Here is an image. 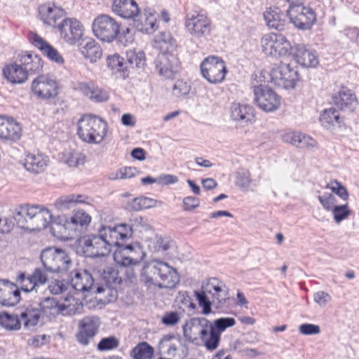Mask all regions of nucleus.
<instances>
[{
    "label": "nucleus",
    "mask_w": 359,
    "mask_h": 359,
    "mask_svg": "<svg viewBox=\"0 0 359 359\" xmlns=\"http://www.w3.org/2000/svg\"><path fill=\"white\" fill-rule=\"evenodd\" d=\"M71 285L76 291L88 292L94 289V279L87 270H79L72 277Z\"/></svg>",
    "instance_id": "33"
},
{
    "label": "nucleus",
    "mask_w": 359,
    "mask_h": 359,
    "mask_svg": "<svg viewBox=\"0 0 359 359\" xmlns=\"http://www.w3.org/2000/svg\"><path fill=\"white\" fill-rule=\"evenodd\" d=\"M111 11L123 18H133L137 16L140 10L135 0H113Z\"/></svg>",
    "instance_id": "29"
},
{
    "label": "nucleus",
    "mask_w": 359,
    "mask_h": 359,
    "mask_svg": "<svg viewBox=\"0 0 359 359\" xmlns=\"http://www.w3.org/2000/svg\"><path fill=\"white\" fill-rule=\"evenodd\" d=\"M299 332L305 335H312L319 334L320 329L318 325L304 323L299 326Z\"/></svg>",
    "instance_id": "62"
},
{
    "label": "nucleus",
    "mask_w": 359,
    "mask_h": 359,
    "mask_svg": "<svg viewBox=\"0 0 359 359\" xmlns=\"http://www.w3.org/2000/svg\"><path fill=\"white\" fill-rule=\"evenodd\" d=\"M182 330L186 341L196 346L203 345L207 348L206 341L209 337L208 319L203 317L190 318L184 324Z\"/></svg>",
    "instance_id": "5"
},
{
    "label": "nucleus",
    "mask_w": 359,
    "mask_h": 359,
    "mask_svg": "<svg viewBox=\"0 0 359 359\" xmlns=\"http://www.w3.org/2000/svg\"><path fill=\"white\" fill-rule=\"evenodd\" d=\"M269 75L271 83L285 89L294 88L296 82L299 79L297 70L292 67L290 64L283 62H281L278 66L273 67Z\"/></svg>",
    "instance_id": "9"
},
{
    "label": "nucleus",
    "mask_w": 359,
    "mask_h": 359,
    "mask_svg": "<svg viewBox=\"0 0 359 359\" xmlns=\"http://www.w3.org/2000/svg\"><path fill=\"white\" fill-rule=\"evenodd\" d=\"M114 260L117 266L107 267L101 277L107 287L116 290L123 281L132 282L133 278L135 277V272L134 269L130 266L137 264L139 260L137 258L123 255L120 250L114 252Z\"/></svg>",
    "instance_id": "3"
},
{
    "label": "nucleus",
    "mask_w": 359,
    "mask_h": 359,
    "mask_svg": "<svg viewBox=\"0 0 359 359\" xmlns=\"http://www.w3.org/2000/svg\"><path fill=\"white\" fill-rule=\"evenodd\" d=\"M136 169L132 167H126L123 168H120L116 171L115 174H111L109 177L111 180H117V179H126L131 178L135 175Z\"/></svg>",
    "instance_id": "60"
},
{
    "label": "nucleus",
    "mask_w": 359,
    "mask_h": 359,
    "mask_svg": "<svg viewBox=\"0 0 359 359\" xmlns=\"http://www.w3.org/2000/svg\"><path fill=\"white\" fill-rule=\"evenodd\" d=\"M154 65L159 75L172 79L178 71L180 61L175 53H161L156 57Z\"/></svg>",
    "instance_id": "23"
},
{
    "label": "nucleus",
    "mask_w": 359,
    "mask_h": 359,
    "mask_svg": "<svg viewBox=\"0 0 359 359\" xmlns=\"http://www.w3.org/2000/svg\"><path fill=\"white\" fill-rule=\"evenodd\" d=\"M107 123L101 118L91 114L83 115L77 123L79 138L88 144H97L107 134Z\"/></svg>",
    "instance_id": "4"
},
{
    "label": "nucleus",
    "mask_w": 359,
    "mask_h": 359,
    "mask_svg": "<svg viewBox=\"0 0 359 359\" xmlns=\"http://www.w3.org/2000/svg\"><path fill=\"white\" fill-rule=\"evenodd\" d=\"M327 187L330 188L333 193L337 194L342 200L347 201L348 199L349 194L347 189L337 180L331 181V182L327 184Z\"/></svg>",
    "instance_id": "54"
},
{
    "label": "nucleus",
    "mask_w": 359,
    "mask_h": 359,
    "mask_svg": "<svg viewBox=\"0 0 359 359\" xmlns=\"http://www.w3.org/2000/svg\"><path fill=\"white\" fill-rule=\"evenodd\" d=\"M80 52L86 60L92 63L97 62L102 55V48L93 39H88L84 44L81 45Z\"/></svg>",
    "instance_id": "41"
},
{
    "label": "nucleus",
    "mask_w": 359,
    "mask_h": 359,
    "mask_svg": "<svg viewBox=\"0 0 359 359\" xmlns=\"http://www.w3.org/2000/svg\"><path fill=\"white\" fill-rule=\"evenodd\" d=\"M261 45L266 55L276 57L292 55L293 51L290 42L281 34L270 33L264 35Z\"/></svg>",
    "instance_id": "6"
},
{
    "label": "nucleus",
    "mask_w": 359,
    "mask_h": 359,
    "mask_svg": "<svg viewBox=\"0 0 359 359\" xmlns=\"http://www.w3.org/2000/svg\"><path fill=\"white\" fill-rule=\"evenodd\" d=\"M154 46L161 53H174L176 50V41L168 32H161L154 39Z\"/></svg>",
    "instance_id": "40"
},
{
    "label": "nucleus",
    "mask_w": 359,
    "mask_h": 359,
    "mask_svg": "<svg viewBox=\"0 0 359 359\" xmlns=\"http://www.w3.org/2000/svg\"><path fill=\"white\" fill-rule=\"evenodd\" d=\"M59 222H54V225L58 229V233H66L67 231H81L83 226L88 225L91 221V217L83 210H78L71 217L70 221L65 217H58Z\"/></svg>",
    "instance_id": "22"
},
{
    "label": "nucleus",
    "mask_w": 359,
    "mask_h": 359,
    "mask_svg": "<svg viewBox=\"0 0 359 359\" xmlns=\"http://www.w3.org/2000/svg\"><path fill=\"white\" fill-rule=\"evenodd\" d=\"M19 316L24 327L33 330L39 323L41 317L40 310L32 304L25 305L20 309Z\"/></svg>",
    "instance_id": "30"
},
{
    "label": "nucleus",
    "mask_w": 359,
    "mask_h": 359,
    "mask_svg": "<svg viewBox=\"0 0 359 359\" xmlns=\"http://www.w3.org/2000/svg\"><path fill=\"white\" fill-rule=\"evenodd\" d=\"M200 205L199 198L194 196H187L183 199V205L184 210L191 211Z\"/></svg>",
    "instance_id": "63"
},
{
    "label": "nucleus",
    "mask_w": 359,
    "mask_h": 359,
    "mask_svg": "<svg viewBox=\"0 0 359 359\" xmlns=\"http://www.w3.org/2000/svg\"><path fill=\"white\" fill-rule=\"evenodd\" d=\"M63 161L69 167L76 168L84 164L86 156L79 151L69 150L64 153Z\"/></svg>",
    "instance_id": "48"
},
{
    "label": "nucleus",
    "mask_w": 359,
    "mask_h": 359,
    "mask_svg": "<svg viewBox=\"0 0 359 359\" xmlns=\"http://www.w3.org/2000/svg\"><path fill=\"white\" fill-rule=\"evenodd\" d=\"M22 135V128L13 118L0 116V139L15 142Z\"/></svg>",
    "instance_id": "27"
},
{
    "label": "nucleus",
    "mask_w": 359,
    "mask_h": 359,
    "mask_svg": "<svg viewBox=\"0 0 359 359\" xmlns=\"http://www.w3.org/2000/svg\"><path fill=\"white\" fill-rule=\"evenodd\" d=\"M252 182L250 171L245 168H239L235 172V184L243 191H248Z\"/></svg>",
    "instance_id": "49"
},
{
    "label": "nucleus",
    "mask_w": 359,
    "mask_h": 359,
    "mask_svg": "<svg viewBox=\"0 0 359 359\" xmlns=\"http://www.w3.org/2000/svg\"><path fill=\"white\" fill-rule=\"evenodd\" d=\"M291 56L297 64L304 67H315L318 64L316 52L306 48L304 44L293 46Z\"/></svg>",
    "instance_id": "28"
},
{
    "label": "nucleus",
    "mask_w": 359,
    "mask_h": 359,
    "mask_svg": "<svg viewBox=\"0 0 359 359\" xmlns=\"http://www.w3.org/2000/svg\"><path fill=\"white\" fill-rule=\"evenodd\" d=\"M287 13L290 22L299 29H309L316 20L314 10L311 7L304 6L303 2L289 6Z\"/></svg>",
    "instance_id": "11"
},
{
    "label": "nucleus",
    "mask_w": 359,
    "mask_h": 359,
    "mask_svg": "<svg viewBox=\"0 0 359 359\" xmlns=\"http://www.w3.org/2000/svg\"><path fill=\"white\" fill-rule=\"evenodd\" d=\"M318 199L323 208L327 211H332L337 205V199L332 194L324 193L323 195L318 196Z\"/></svg>",
    "instance_id": "56"
},
{
    "label": "nucleus",
    "mask_w": 359,
    "mask_h": 359,
    "mask_svg": "<svg viewBox=\"0 0 359 359\" xmlns=\"http://www.w3.org/2000/svg\"><path fill=\"white\" fill-rule=\"evenodd\" d=\"M254 100L266 112L276 111L280 105V97L273 90L263 85L254 86Z\"/></svg>",
    "instance_id": "14"
},
{
    "label": "nucleus",
    "mask_w": 359,
    "mask_h": 359,
    "mask_svg": "<svg viewBox=\"0 0 359 359\" xmlns=\"http://www.w3.org/2000/svg\"><path fill=\"white\" fill-rule=\"evenodd\" d=\"M41 259L47 271L60 273L68 269L72 262L67 253L57 248H48L41 254Z\"/></svg>",
    "instance_id": "7"
},
{
    "label": "nucleus",
    "mask_w": 359,
    "mask_h": 359,
    "mask_svg": "<svg viewBox=\"0 0 359 359\" xmlns=\"http://www.w3.org/2000/svg\"><path fill=\"white\" fill-rule=\"evenodd\" d=\"M117 247L118 250L116 251L120 250L123 255L137 258L138 259L139 262L143 258V256L144 255L142 248L139 244H135V245L133 244L123 245L120 243V245Z\"/></svg>",
    "instance_id": "50"
},
{
    "label": "nucleus",
    "mask_w": 359,
    "mask_h": 359,
    "mask_svg": "<svg viewBox=\"0 0 359 359\" xmlns=\"http://www.w3.org/2000/svg\"><path fill=\"white\" fill-rule=\"evenodd\" d=\"M154 348L147 342H141L135 346L130 351L133 359H152Z\"/></svg>",
    "instance_id": "45"
},
{
    "label": "nucleus",
    "mask_w": 359,
    "mask_h": 359,
    "mask_svg": "<svg viewBox=\"0 0 359 359\" xmlns=\"http://www.w3.org/2000/svg\"><path fill=\"white\" fill-rule=\"evenodd\" d=\"M191 90L190 85L182 80H178L175 82L172 87V93L176 97H180L186 96Z\"/></svg>",
    "instance_id": "58"
},
{
    "label": "nucleus",
    "mask_w": 359,
    "mask_h": 359,
    "mask_svg": "<svg viewBox=\"0 0 359 359\" xmlns=\"http://www.w3.org/2000/svg\"><path fill=\"white\" fill-rule=\"evenodd\" d=\"M58 89L57 81L48 75H40L32 83L33 93L44 100L55 98L58 95Z\"/></svg>",
    "instance_id": "15"
},
{
    "label": "nucleus",
    "mask_w": 359,
    "mask_h": 359,
    "mask_svg": "<svg viewBox=\"0 0 359 359\" xmlns=\"http://www.w3.org/2000/svg\"><path fill=\"white\" fill-rule=\"evenodd\" d=\"M313 299L320 306H325L327 303L331 301V296L323 291H318L313 295Z\"/></svg>",
    "instance_id": "64"
},
{
    "label": "nucleus",
    "mask_w": 359,
    "mask_h": 359,
    "mask_svg": "<svg viewBox=\"0 0 359 359\" xmlns=\"http://www.w3.org/2000/svg\"><path fill=\"white\" fill-rule=\"evenodd\" d=\"M100 325V318L97 316H86L79 324V332L76 337L79 343L87 346L98 333Z\"/></svg>",
    "instance_id": "20"
},
{
    "label": "nucleus",
    "mask_w": 359,
    "mask_h": 359,
    "mask_svg": "<svg viewBox=\"0 0 359 359\" xmlns=\"http://www.w3.org/2000/svg\"><path fill=\"white\" fill-rule=\"evenodd\" d=\"M140 281L148 287L156 285L159 288H172L179 282V276L176 269L167 263L154 260L143 266Z\"/></svg>",
    "instance_id": "2"
},
{
    "label": "nucleus",
    "mask_w": 359,
    "mask_h": 359,
    "mask_svg": "<svg viewBox=\"0 0 359 359\" xmlns=\"http://www.w3.org/2000/svg\"><path fill=\"white\" fill-rule=\"evenodd\" d=\"M255 116L254 109L246 104L232 103L231 107V117L233 120L241 123L252 122Z\"/></svg>",
    "instance_id": "35"
},
{
    "label": "nucleus",
    "mask_w": 359,
    "mask_h": 359,
    "mask_svg": "<svg viewBox=\"0 0 359 359\" xmlns=\"http://www.w3.org/2000/svg\"><path fill=\"white\" fill-rule=\"evenodd\" d=\"M29 215H32V219L29 221V225H28V230L29 231H40L48 226V224H51L50 231L53 236H59L58 229L54 222H59L57 218L53 219V217L50 211L40 205H36L35 209L32 210Z\"/></svg>",
    "instance_id": "13"
},
{
    "label": "nucleus",
    "mask_w": 359,
    "mask_h": 359,
    "mask_svg": "<svg viewBox=\"0 0 359 359\" xmlns=\"http://www.w3.org/2000/svg\"><path fill=\"white\" fill-rule=\"evenodd\" d=\"M202 76L210 83H222L227 73L225 62L217 56H209L201 64Z\"/></svg>",
    "instance_id": "10"
},
{
    "label": "nucleus",
    "mask_w": 359,
    "mask_h": 359,
    "mask_svg": "<svg viewBox=\"0 0 359 359\" xmlns=\"http://www.w3.org/2000/svg\"><path fill=\"white\" fill-rule=\"evenodd\" d=\"M333 218L337 224H340L343 220L347 219L351 215V210L348 204L337 205L332 211Z\"/></svg>",
    "instance_id": "51"
},
{
    "label": "nucleus",
    "mask_w": 359,
    "mask_h": 359,
    "mask_svg": "<svg viewBox=\"0 0 359 359\" xmlns=\"http://www.w3.org/2000/svg\"><path fill=\"white\" fill-rule=\"evenodd\" d=\"M170 239L168 237L156 236L155 238V250L156 251H166L170 248Z\"/></svg>",
    "instance_id": "61"
},
{
    "label": "nucleus",
    "mask_w": 359,
    "mask_h": 359,
    "mask_svg": "<svg viewBox=\"0 0 359 359\" xmlns=\"http://www.w3.org/2000/svg\"><path fill=\"white\" fill-rule=\"evenodd\" d=\"M57 29L61 38L69 45H75L83 36L84 27L76 18H66L60 22Z\"/></svg>",
    "instance_id": "16"
},
{
    "label": "nucleus",
    "mask_w": 359,
    "mask_h": 359,
    "mask_svg": "<svg viewBox=\"0 0 359 359\" xmlns=\"http://www.w3.org/2000/svg\"><path fill=\"white\" fill-rule=\"evenodd\" d=\"M39 13L43 23L54 28H57L59 21L61 22L66 14L63 8L51 3L40 6Z\"/></svg>",
    "instance_id": "25"
},
{
    "label": "nucleus",
    "mask_w": 359,
    "mask_h": 359,
    "mask_svg": "<svg viewBox=\"0 0 359 359\" xmlns=\"http://www.w3.org/2000/svg\"><path fill=\"white\" fill-rule=\"evenodd\" d=\"M3 74L6 79L12 83H22L28 78V74L20 62L7 65L4 68Z\"/></svg>",
    "instance_id": "38"
},
{
    "label": "nucleus",
    "mask_w": 359,
    "mask_h": 359,
    "mask_svg": "<svg viewBox=\"0 0 359 359\" xmlns=\"http://www.w3.org/2000/svg\"><path fill=\"white\" fill-rule=\"evenodd\" d=\"M332 102L338 109L347 113L355 111L359 104L355 94L345 86H341L332 94Z\"/></svg>",
    "instance_id": "18"
},
{
    "label": "nucleus",
    "mask_w": 359,
    "mask_h": 359,
    "mask_svg": "<svg viewBox=\"0 0 359 359\" xmlns=\"http://www.w3.org/2000/svg\"><path fill=\"white\" fill-rule=\"evenodd\" d=\"M202 292L211 295L212 304L222 308L229 300V291L225 284L216 278H211L202 286Z\"/></svg>",
    "instance_id": "19"
},
{
    "label": "nucleus",
    "mask_w": 359,
    "mask_h": 359,
    "mask_svg": "<svg viewBox=\"0 0 359 359\" xmlns=\"http://www.w3.org/2000/svg\"><path fill=\"white\" fill-rule=\"evenodd\" d=\"M47 165L48 158L40 154H27L24 163L25 168L34 174L43 172L46 170Z\"/></svg>",
    "instance_id": "37"
},
{
    "label": "nucleus",
    "mask_w": 359,
    "mask_h": 359,
    "mask_svg": "<svg viewBox=\"0 0 359 359\" xmlns=\"http://www.w3.org/2000/svg\"><path fill=\"white\" fill-rule=\"evenodd\" d=\"M236 320L231 317L219 318L212 323L208 320L209 337L206 341L207 350H215L219 344L221 334L227 328L235 325Z\"/></svg>",
    "instance_id": "17"
},
{
    "label": "nucleus",
    "mask_w": 359,
    "mask_h": 359,
    "mask_svg": "<svg viewBox=\"0 0 359 359\" xmlns=\"http://www.w3.org/2000/svg\"><path fill=\"white\" fill-rule=\"evenodd\" d=\"M20 300V290L18 286L8 280L0 281V304L13 306Z\"/></svg>",
    "instance_id": "26"
},
{
    "label": "nucleus",
    "mask_w": 359,
    "mask_h": 359,
    "mask_svg": "<svg viewBox=\"0 0 359 359\" xmlns=\"http://www.w3.org/2000/svg\"><path fill=\"white\" fill-rule=\"evenodd\" d=\"M75 195L70 194L59 198L55 202V206L60 210L69 209L74 205Z\"/></svg>",
    "instance_id": "59"
},
{
    "label": "nucleus",
    "mask_w": 359,
    "mask_h": 359,
    "mask_svg": "<svg viewBox=\"0 0 359 359\" xmlns=\"http://www.w3.org/2000/svg\"><path fill=\"white\" fill-rule=\"evenodd\" d=\"M16 281L19 284L20 290H21L25 292L34 290L37 292L40 286L48 282V277L42 269L36 268L32 274L29 276H27L25 273H20L17 276Z\"/></svg>",
    "instance_id": "21"
},
{
    "label": "nucleus",
    "mask_w": 359,
    "mask_h": 359,
    "mask_svg": "<svg viewBox=\"0 0 359 359\" xmlns=\"http://www.w3.org/2000/svg\"><path fill=\"white\" fill-rule=\"evenodd\" d=\"M126 60L127 66L130 65L132 68H142L146 64L144 53L141 50H128L126 52Z\"/></svg>",
    "instance_id": "47"
},
{
    "label": "nucleus",
    "mask_w": 359,
    "mask_h": 359,
    "mask_svg": "<svg viewBox=\"0 0 359 359\" xmlns=\"http://www.w3.org/2000/svg\"><path fill=\"white\" fill-rule=\"evenodd\" d=\"M36 205H29L28 204L20 205L17 207L13 213V219L18 226L22 229H28L29 221L32 219V215H29L32 210L35 209Z\"/></svg>",
    "instance_id": "42"
},
{
    "label": "nucleus",
    "mask_w": 359,
    "mask_h": 359,
    "mask_svg": "<svg viewBox=\"0 0 359 359\" xmlns=\"http://www.w3.org/2000/svg\"><path fill=\"white\" fill-rule=\"evenodd\" d=\"M182 315L177 311H167L161 318V323L165 326L176 325L181 320Z\"/></svg>",
    "instance_id": "57"
},
{
    "label": "nucleus",
    "mask_w": 359,
    "mask_h": 359,
    "mask_svg": "<svg viewBox=\"0 0 359 359\" xmlns=\"http://www.w3.org/2000/svg\"><path fill=\"white\" fill-rule=\"evenodd\" d=\"M185 25L188 32L196 38L210 34L211 22L203 11H194L187 14Z\"/></svg>",
    "instance_id": "12"
},
{
    "label": "nucleus",
    "mask_w": 359,
    "mask_h": 359,
    "mask_svg": "<svg viewBox=\"0 0 359 359\" xmlns=\"http://www.w3.org/2000/svg\"><path fill=\"white\" fill-rule=\"evenodd\" d=\"M107 65L114 73H120L123 78L128 75L127 63L124 58L118 54L108 55Z\"/></svg>",
    "instance_id": "44"
},
{
    "label": "nucleus",
    "mask_w": 359,
    "mask_h": 359,
    "mask_svg": "<svg viewBox=\"0 0 359 359\" xmlns=\"http://www.w3.org/2000/svg\"><path fill=\"white\" fill-rule=\"evenodd\" d=\"M119 346V340L114 336L102 338L97 344L99 351H109L116 348Z\"/></svg>",
    "instance_id": "52"
},
{
    "label": "nucleus",
    "mask_w": 359,
    "mask_h": 359,
    "mask_svg": "<svg viewBox=\"0 0 359 359\" xmlns=\"http://www.w3.org/2000/svg\"><path fill=\"white\" fill-rule=\"evenodd\" d=\"M264 18L269 28L284 31L287 25V16L279 8H270L264 13Z\"/></svg>",
    "instance_id": "31"
},
{
    "label": "nucleus",
    "mask_w": 359,
    "mask_h": 359,
    "mask_svg": "<svg viewBox=\"0 0 359 359\" xmlns=\"http://www.w3.org/2000/svg\"><path fill=\"white\" fill-rule=\"evenodd\" d=\"M115 39H116L119 43L126 46L133 41V34L130 28L126 27L121 30V27H119Z\"/></svg>",
    "instance_id": "55"
},
{
    "label": "nucleus",
    "mask_w": 359,
    "mask_h": 359,
    "mask_svg": "<svg viewBox=\"0 0 359 359\" xmlns=\"http://www.w3.org/2000/svg\"><path fill=\"white\" fill-rule=\"evenodd\" d=\"M132 235V227L125 223L114 226H102L97 235H88L83 238V255L88 257L107 256L112 247L119 246L120 241H126Z\"/></svg>",
    "instance_id": "1"
},
{
    "label": "nucleus",
    "mask_w": 359,
    "mask_h": 359,
    "mask_svg": "<svg viewBox=\"0 0 359 359\" xmlns=\"http://www.w3.org/2000/svg\"><path fill=\"white\" fill-rule=\"evenodd\" d=\"M18 62L28 74L36 73L43 67L41 58L36 54L24 53L19 55Z\"/></svg>",
    "instance_id": "36"
},
{
    "label": "nucleus",
    "mask_w": 359,
    "mask_h": 359,
    "mask_svg": "<svg viewBox=\"0 0 359 359\" xmlns=\"http://www.w3.org/2000/svg\"><path fill=\"white\" fill-rule=\"evenodd\" d=\"M19 313L9 314L4 312L0 313V325L9 330H18L21 327Z\"/></svg>",
    "instance_id": "46"
},
{
    "label": "nucleus",
    "mask_w": 359,
    "mask_h": 359,
    "mask_svg": "<svg viewBox=\"0 0 359 359\" xmlns=\"http://www.w3.org/2000/svg\"><path fill=\"white\" fill-rule=\"evenodd\" d=\"M320 121L325 128L330 130L336 125L340 126L342 121L337 109L330 107L323 110L320 116Z\"/></svg>",
    "instance_id": "43"
},
{
    "label": "nucleus",
    "mask_w": 359,
    "mask_h": 359,
    "mask_svg": "<svg viewBox=\"0 0 359 359\" xmlns=\"http://www.w3.org/2000/svg\"><path fill=\"white\" fill-rule=\"evenodd\" d=\"M119 24L109 15L100 14L93 20L92 29L95 36L104 42H112L117 35Z\"/></svg>",
    "instance_id": "8"
},
{
    "label": "nucleus",
    "mask_w": 359,
    "mask_h": 359,
    "mask_svg": "<svg viewBox=\"0 0 359 359\" xmlns=\"http://www.w3.org/2000/svg\"><path fill=\"white\" fill-rule=\"evenodd\" d=\"M283 142L290 143L299 148H313L316 142L312 137L299 131H289L282 136Z\"/></svg>",
    "instance_id": "32"
},
{
    "label": "nucleus",
    "mask_w": 359,
    "mask_h": 359,
    "mask_svg": "<svg viewBox=\"0 0 359 359\" xmlns=\"http://www.w3.org/2000/svg\"><path fill=\"white\" fill-rule=\"evenodd\" d=\"M78 88L86 96L94 102H102L107 101L109 99L108 93L93 82L80 83Z\"/></svg>",
    "instance_id": "34"
},
{
    "label": "nucleus",
    "mask_w": 359,
    "mask_h": 359,
    "mask_svg": "<svg viewBox=\"0 0 359 359\" xmlns=\"http://www.w3.org/2000/svg\"><path fill=\"white\" fill-rule=\"evenodd\" d=\"M206 293L204 292H195V296L198 302L199 306L203 309L202 313L204 315H208L212 312L211 305L212 302H211L208 297H207Z\"/></svg>",
    "instance_id": "53"
},
{
    "label": "nucleus",
    "mask_w": 359,
    "mask_h": 359,
    "mask_svg": "<svg viewBox=\"0 0 359 359\" xmlns=\"http://www.w3.org/2000/svg\"><path fill=\"white\" fill-rule=\"evenodd\" d=\"M28 38L29 42L38 48L48 60L59 65L64 63V58L57 50L39 34L34 32H29Z\"/></svg>",
    "instance_id": "24"
},
{
    "label": "nucleus",
    "mask_w": 359,
    "mask_h": 359,
    "mask_svg": "<svg viewBox=\"0 0 359 359\" xmlns=\"http://www.w3.org/2000/svg\"><path fill=\"white\" fill-rule=\"evenodd\" d=\"M40 313L48 318L55 317L59 313L66 310L67 306L63 304H60L55 297H46L43 299L39 304Z\"/></svg>",
    "instance_id": "39"
}]
</instances>
